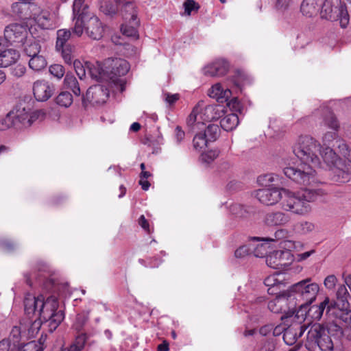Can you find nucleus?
I'll return each instance as SVG.
<instances>
[{"label":"nucleus","instance_id":"nucleus-1","mask_svg":"<svg viewBox=\"0 0 351 351\" xmlns=\"http://www.w3.org/2000/svg\"><path fill=\"white\" fill-rule=\"evenodd\" d=\"M293 151L300 163L285 167L283 173L293 182L304 186L317 182L315 169L320 165L319 156L328 165H337L338 160L337 155L329 146L321 149L317 141L309 136H300Z\"/></svg>","mask_w":351,"mask_h":351},{"label":"nucleus","instance_id":"nucleus-2","mask_svg":"<svg viewBox=\"0 0 351 351\" xmlns=\"http://www.w3.org/2000/svg\"><path fill=\"white\" fill-rule=\"evenodd\" d=\"M58 302L54 296L45 300L43 295L35 297L27 293L24 298L25 313L29 317L35 315L49 321L50 330H55L64 319L62 311H58Z\"/></svg>","mask_w":351,"mask_h":351},{"label":"nucleus","instance_id":"nucleus-3","mask_svg":"<svg viewBox=\"0 0 351 351\" xmlns=\"http://www.w3.org/2000/svg\"><path fill=\"white\" fill-rule=\"evenodd\" d=\"M326 195L325 191L319 187L305 188L297 193L285 189L280 204L286 211L305 215L311 210L310 202L322 199Z\"/></svg>","mask_w":351,"mask_h":351},{"label":"nucleus","instance_id":"nucleus-4","mask_svg":"<svg viewBox=\"0 0 351 351\" xmlns=\"http://www.w3.org/2000/svg\"><path fill=\"white\" fill-rule=\"evenodd\" d=\"M342 332V328L336 323L328 324L326 326L314 324L308 332L307 337L314 341L322 351H343L338 339Z\"/></svg>","mask_w":351,"mask_h":351},{"label":"nucleus","instance_id":"nucleus-5","mask_svg":"<svg viewBox=\"0 0 351 351\" xmlns=\"http://www.w3.org/2000/svg\"><path fill=\"white\" fill-rule=\"evenodd\" d=\"M291 296V307L303 306L313 303L319 293V286L311 278L295 283L287 289Z\"/></svg>","mask_w":351,"mask_h":351},{"label":"nucleus","instance_id":"nucleus-6","mask_svg":"<svg viewBox=\"0 0 351 351\" xmlns=\"http://www.w3.org/2000/svg\"><path fill=\"white\" fill-rule=\"evenodd\" d=\"M105 26L93 13L84 12L75 21L73 32L78 37L84 33L91 40H99L104 34Z\"/></svg>","mask_w":351,"mask_h":351},{"label":"nucleus","instance_id":"nucleus-7","mask_svg":"<svg viewBox=\"0 0 351 351\" xmlns=\"http://www.w3.org/2000/svg\"><path fill=\"white\" fill-rule=\"evenodd\" d=\"M223 114L222 107L219 105H208L204 106L203 101H199L193 108L187 118V125L191 130L202 129L205 122L219 119Z\"/></svg>","mask_w":351,"mask_h":351},{"label":"nucleus","instance_id":"nucleus-8","mask_svg":"<svg viewBox=\"0 0 351 351\" xmlns=\"http://www.w3.org/2000/svg\"><path fill=\"white\" fill-rule=\"evenodd\" d=\"M320 16L328 21H339L343 28L347 27L350 20L346 4L341 0H325L320 10Z\"/></svg>","mask_w":351,"mask_h":351},{"label":"nucleus","instance_id":"nucleus-9","mask_svg":"<svg viewBox=\"0 0 351 351\" xmlns=\"http://www.w3.org/2000/svg\"><path fill=\"white\" fill-rule=\"evenodd\" d=\"M268 308L274 313H283L287 316L292 315L295 307H291V296L288 290L278 294L268 303Z\"/></svg>","mask_w":351,"mask_h":351},{"label":"nucleus","instance_id":"nucleus-10","mask_svg":"<svg viewBox=\"0 0 351 351\" xmlns=\"http://www.w3.org/2000/svg\"><path fill=\"white\" fill-rule=\"evenodd\" d=\"M109 97L108 89L103 85L97 84L90 86L82 97V104L84 107L88 105H101L106 103Z\"/></svg>","mask_w":351,"mask_h":351},{"label":"nucleus","instance_id":"nucleus-11","mask_svg":"<svg viewBox=\"0 0 351 351\" xmlns=\"http://www.w3.org/2000/svg\"><path fill=\"white\" fill-rule=\"evenodd\" d=\"M108 80L115 83L118 77L125 75L130 69L129 63L121 58L108 59L105 62Z\"/></svg>","mask_w":351,"mask_h":351},{"label":"nucleus","instance_id":"nucleus-12","mask_svg":"<svg viewBox=\"0 0 351 351\" xmlns=\"http://www.w3.org/2000/svg\"><path fill=\"white\" fill-rule=\"evenodd\" d=\"M293 261V255L289 250H276L266 257L267 265L271 268L279 269L289 266Z\"/></svg>","mask_w":351,"mask_h":351},{"label":"nucleus","instance_id":"nucleus-13","mask_svg":"<svg viewBox=\"0 0 351 351\" xmlns=\"http://www.w3.org/2000/svg\"><path fill=\"white\" fill-rule=\"evenodd\" d=\"M27 34V26L19 23L10 24L4 30V37L10 43L23 45Z\"/></svg>","mask_w":351,"mask_h":351},{"label":"nucleus","instance_id":"nucleus-14","mask_svg":"<svg viewBox=\"0 0 351 351\" xmlns=\"http://www.w3.org/2000/svg\"><path fill=\"white\" fill-rule=\"evenodd\" d=\"M285 189L268 188L258 189L256 192V197L263 204L274 205L282 201Z\"/></svg>","mask_w":351,"mask_h":351},{"label":"nucleus","instance_id":"nucleus-15","mask_svg":"<svg viewBox=\"0 0 351 351\" xmlns=\"http://www.w3.org/2000/svg\"><path fill=\"white\" fill-rule=\"evenodd\" d=\"M23 323L12 327L9 339H3L0 342L6 341L9 349L8 351H19L20 342L27 339L26 330L23 329Z\"/></svg>","mask_w":351,"mask_h":351},{"label":"nucleus","instance_id":"nucleus-16","mask_svg":"<svg viewBox=\"0 0 351 351\" xmlns=\"http://www.w3.org/2000/svg\"><path fill=\"white\" fill-rule=\"evenodd\" d=\"M348 308V307L343 308V304L340 307L335 301H332L330 308L326 311V315L329 317L332 316L335 318V320L330 324L336 323L339 326L340 322H342L349 325L351 320V311Z\"/></svg>","mask_w":351,"mask_h":351},{"label":"nucleus","instance_id":"nucleus-17","mask_svg":"<svg viewBox=\"0 0 351 351\" xmlns=\"http://www.w3.org/2000/svg\"><path fill=\"white\" fill-rule=\"evenodd\" d=\"M306 329L305 324H302L298 322H293L286 329L283 334V340L287 345L292 346L295 344L299 337H300Z\"/></svg>","mask_w":351,"mask_h":351},{"label":"nucleus","instance_id":"nucleus-18","mask_svg":"<svg viewBox=\"0 0 351 351\" xmlns=\"http://www.w3.org/2000/svg\"><path fill=\"white\" fill-rule=\"evenodd\" d=\"M55 90L54 86L45 80H37L33 85V93L37 101H45L49 99Z\"/></svg>","mask_w":351,"mask_h":351},{"label":"nucleus","instance_id":"nucleus-19","mask_svg":"<svg viewBox=\"0 0 351 351\" xmlns=\"http://www.w3.org/2000/svg\"><path fill=\"white\" fill-rule=\"evenodd\" d=\"M118 8H120L121 16L125 21H132L134 24H137V13L134 3L130 0H114Z\"/></svg>","mask_w":351,"mask_h":351},{"label":"nucleus","instance_id":"nucleus-20","mask_svg":"<svg viewBox=\"0 0 351 351\" xmlns=\"http://www.w3.org/2000/svg\"><path fill=\"white\" fill-rule=\"evenodd\" d=\"M229 69L228 62L223 59H217L206 66L203 72L205 75L221 77L225 75Z\"/></svg>","mask_w":351,"mask_h":351},{"label":"nucleus","instance_id":"nucleus-21","mask_svg":"<svg viewBox=\"0 0 351 351\" xmlns=\"http://www.w3.org/2000/svg\"><path fill=\"white\" fill-rule=\"evenodd\" d=\"M322 116V125L331 130L339 131L340 129V123L335 114L326 105H322L317 110Z\"/></svg>","mask_w":351,"mask_h":351},{"label":"nucleus","instance_id":"nucleus-22","mask_svg":"<svg viewBox=\"0 0 351 351\" xmlns=\"http://www.w3.org/2000/svg\"><path fill=\"white\" fill-rule=\"evenodd\" d=\"M12 114V120L14 122V125L17 123H21L23 126H30L34 121V116L30 114V108L26 109L25 107H23L21 105L16 107V108L9 112Z\"/></svg>","mask_w":351,"mask_h":351},{"label":"nucleus","instance_id":"nucleus-23","mask_svg":"<svg viewBox=\"0 0 351 351\" xmlns=\"http://www.w3.org/2000/svg\"><path fill=\"white\" fill-rule=\"evenodd\" d=\"M291 220L288 214L281 211L268 213L265 215L264 221L269 226H285Z\"/></svg>","mask_w":351,"mask_h":351},{"label":"nucleus","instance_id":"nucleus-24","mask_svg":"<svg viewBox=\"0 0 351 351\" xmlns=\"http://www.w3.org/2000/svg\"><path fill=\"white\" fill-rule=\"evenodd\" d=\"M322 1L323 0H303L300 6L301 12L307 17L315 16L319 10V6Z\"/></svg>","mask_w":351,"mask_h":351},{"label":"nucleus","instance_id":"nucleus-25","mask_svg":"<svg viewBox=\"0 0 351 351\" xmlns=\"http://www.w3.org/2000/svg\"><path fill=\"white\" fill-rule=\"evenodd\" d=\"M231 95V91L228 88L223 89L220 84L213 85L208 92V95L210 97L215 99L220 103L227 101L230 98Z\"/></svg>","mask_w":351,"mask_h":351},{"label":"nucleus","instance_id":"nucleus-26","mask_svg":"<svg viewBox=\"0 0 351 351\" xmlns=\"http://www.w3.org/2000/svg\"><path fill=\"white\" fill-rule=\"evenodd\" d=\"M20 53L13 49H8L0 53V67H8L16 63Z\"/></svg>","mask_w":351,"mask_h":351},{"label":"nucleus","instance_id":"nucleus-27","mask_svg":"<svg viewBox=\"0 0 351 351\" xmlns=\"http://www.w3.org/2000/svg\"><path fill=\"white\" fill-rule=\"evenodd\" d=\"M261 239L253 237L250 241L251 254L257 258L265 257L268 252V243H260Z\"/></svg>","mask_w":351,"mask_h":351},{"label":"nucleus","instance_id":"nucleus-28","mask_svg":"<svg viewBox=\"0 0 351 351\" xmlns=\"http://www.w3.org/2000/svg\"><path fill=\"white\" fill-rule=\"evenodd\" d=\"M86 67L87 68L90 77L95 80H108L106 69L104 70L98 62L93 64L90 62H86Z\"/></svg>","mask_w":351,"mask_h":351},{"label":"nucleus","instance_id":"nucleus-29","mask_svg":"<svg viewBox=\"0 0 351 351\" xmlns=\"http://www.w3.org/2000/svg\"><path fill=\"white\" fill-rule=\"evenodd\" d=\"M38 319H36L34 322H27L23 323V328L26 330V337L27 339L34 337L38 332H39L42 323L43 322H48L49 321H45L44 319H41L40 317H37Z\"/></svg>","mask_w":351,"mask_h":351},{"label":"nucleus","instance_id":"nucleus-30","mask_svg":"<svg viewBox=\"0 0 351 351\" xmlns=\"http://www.w3.org/2000/svg\"><path fill=\"white\" fill-rule=\"evenodd\" d=\"M331 302L329 298L326 297L319 305L311 306L308 311V314L315 320H319L322 317L325 309L326 311L330 308Z\"/></svg>","mask_w":351,"mask_h":351},{"label":"nucleus","instance_id":"nucleus-31","mask_svg":"<svg viewBox=\"0 0 351 351\" xmlns=\"http://www.w3.org/2000/svg\"><path fill=\"white\" fill-rule=\"evenodd\" d=\"M239 117L237 114L231 113L226 115L220 121L221 127L226 131H231L236 128L239 124Z\"/></svg>","mask_w":351,"mask_h":351},{"label":"nucleus","instance_id":"nucleus-32","mask_svg":"<svg viewBox=\"0 0 351 351\" xmlns=\"http://www.w3.org/2000/svg\"><path fill=\"white\" fill-rule=\"evenodd\" d=\"M71 38V33L69 29H60L56 32V49L62 48L66 45H70L69 43V40Z\"/></svg>","mask_w":351,"mask_h":351},{"label":"nucleus","instance_id":"nucleus-33","mask_svg":"<svg viewBox=\"0 0 351 351\" xmlns=\"http://www.w3.org/2000/svg\"><path fill=\"white\" fill-rule=\"evenodd\" d=\"M36 23L42 29L53 28V21L50 14L47 11H43L34 16Z\"/></svg>","mask_w":351,"mask_h":351},{"label":"nucleus","instance_id":"nucleus-34","mask_svg":"<svg viewBox=\"0 0 351 351\" xmlns=\"http://www.w3.org/2000/svg\"><path fill=\"white\" fill-rule=\"evenodd\" d=\"M139 25V22L137 24H134L132 21H125L121 27L122 34L128 37H133L138 38L137 27Z\"/></svg>","mask_w":351,"mask_h":351},{"label":"nucleus","instance_id":"nucleus-35","mask_svg":"<svg viewBox=\"0 0 351 351\" xmlns=\"http://www.w3.org/2000/svg\"><path fill=\"white\" fill-rule=\"evenodd\" d=\"M87 341V335L85 333H82L77 335L73 342L70 346L62 351H82Z\"/></svg>","mask_w":351,"mask_h":351},{"label":"nucleus","instance_id":"nucleus-36","mask_svg":"<svg viewBox=\"0 0 351 351\" xmlns=\"http://www.w3.org/2000/svg\"><path fill=\"white\" fill-rule=\"evenodd\" d=\"M47 62L45 58L42 55H37L32 57L29 60V66L35 71H40L47 66Z\"/></svg>","mask_w":351,"mask_h":351},{"label":"nucleus","instance_id":"nucleus-37","mask_svg":"<svg viewBox=\"0 0 351 351\" xmlns=\"http://www.w3.org/2000/svg\"><path fill=\"white\" fill-rule=\"evenodd\" d=\"M66 88L71 89L74 95L80 96L81 90L79 83L75 77L71 74H66L64 80Z\"/></svg>","mask_w":351,"mask_h":351},{"label":"nucleus","instance_id":"nucleus-38","mask_svg":"<svg viewBox=\"0 0 351 351\" xmlns=\"http://www.w3.org/2000/svg\"><path fill=\"white\" fill-rule=\"evenodd\" d=\"M12 12L13 14L19 19H26V12L28 10L27 2H16L12 5Z\"/></svg>","mask_w":351,"mask_h":351},{"label":"nucleus","instance_id":"nucleus-39","mask_svg":"<svg viewBox=\"0 0 351 351\" xmlns=\"http://www.w3.org/2000/svg\"><path fill=\"white\" fill-rule=\"evenodd\" d=\"M88 320V313L83 312L78 313L76 315L75 320L73 324V328L77 332H80L77 335L82 334V332H80L85 325L86 324ZM86 335H88L86 332H84ZM88 339V336H87V339Z\"/></svg>","mask_w":351,"mask_h":351},{"label":"nucleus","instance_id":"nucleus-40","mask_svg":"<svg viewBox=\"0 0 351 351\" xmlns=\"http://www.w3.org/2000/svg\"><path fill=\"white\" fill-rule=\"evenodd\" d=\"M84 0H74L73 5V19L76 21L84 12L90 13L88 8L84 3Z\"/></svg>","mask_w":351,"mask_h":351},{"label":"nucleus","instance_id":"nucleus-41","mask_svg":"<svg viewBox=\"0 0 351 351\" xmlns=\"http://www.w3.org/2000/svg\"><path fill=\"white\" fill-rule=\"evenodd\" d=\"M283 274L281 273H275L267 277L264 280V284L267 287L272 286H284L282 281L284 280Z\"/></svg>","mask_w":351,"mask_h":351},{"label":"nucleus","instance_id":"nucleus-42","mask_svg":"<svg viewBox=\"0 0 351 351\" xmlns=\"http://www.w3.org/2000/svg\"><path fill=\"white\" fill-rule=\"evenodd\" d=\"M56 103L60 106L68 108L73 103V96L69 92H62L56 97Z\"/></svg>","mask_w":351,"mask_h":351},{"label":"nucleus","instance_id":"nucleus-43","mask_svg":"<svg viewBox=\"0 0 351 351\" xmlns=\"http://www.w3.org/2000/svg\"><path fill=\"white\" fill-rule=\"evenodd\" d=\"M315 229V225L306 221L298 222L295 226V231L300 234H307L313 232Z\"/></svg>","mask_w":351,"mask_h":351},{"label":"nucleus","instance_id":"nucleus-44","mask_svg":"<svg viewBox=\"0 0 351 351\" xmlns=\"http://www.w3.org/2000/svg\"><path fill=\"white\" fill-rule=\"evenodd\" d=\"M336 296L337 299L342 303L341 304H343V308L349 307L348 298L350 294L344 285H341L338 287Z\"/></svg>","mask_w":351,"mask_h":351},{"label":"nucleus","instance_id":"nucleus-45","mask_svg":"<svg viewBox=\"0 0 351 351\" xmlns=\"http://www.w3.org/2000/svg\"><path fill=\"white\" fill-rule=\"evenodd\" d=\"M56 50L61 52L62 56L66 64H72L74 60V48L71 45H66L62 48L56 49Z\"/></svg>","mask_w":351,"mask_h":351},{"label":"nucleus","instance_id":"nucleus-46","mask_svg":"<svg viewBox=\"0 0 351 351\" xmlns=\"http://www.w3.org/2000/svg\"><path fill=\"white\" fill-rule=\"evenodd\" d=\"M209 141L202 133H197L193 139V146L194 149L200 152L207 146Z\"/></svg>","mask_w":351,"mask_h":351},{"label":"nucleus","instance_id":"nucleus-47","mask_svg":"<svg viewBox=\"0 0 351 351\" xmlns=\"http://www.w3.org/2000/svg\"><path fill=\"white\" fill-rule=\"evenodd\" d=\"M220 129L217 124H209L206 130L204 131V133H202V134L205 135L206 138L209 141H215L217 137L219 136Z\"/></svg>","mask_w":351,"mask_h":351},{"label":"nucleus","instance_id":"nucleus-48","mask_svg":"<svg viewBox=\"0 0 351 351\" xmlns=\"http://www.w3.org/2000/svg\"><path fill=\"white\" fill-rule=\"evenodd\" d=\"M40 48V45L38 42H30L25 46L24 51L31 58L39 54Z\"/></svg>","mask_w":351,"mask_h":351},{"label":"nucleus","instance_id":"nucleus-49","mask_svg":"<svg viewBox=\"0 0 351 351\" xmlns=\"http://www.w3.org/2000/svg\"><path fill=\"white\" fill-rule=\"evenodd\" d=\"M279 176L274 173H267L261 176L258 178V182L260 184L263 186H269L270 184L277 182Z\"/></svg>","mask_w":351,"mask_h":351},{"label":"nucleus","instance_id":"nucleus-50","mask_svg":"<svg viewBox=\"0 0 351 351\" xmlns=\"http://www.w3.org/2000/svg\"><path fill=\"white\" fill-rule=\"evenodd\" d=\"M19 351H43V346L40 341L39 343L32 341L24 344L23 348L19 347Z\"/></svg>","mask_w":351,"mask_h":351},{"label":"nucleus","instance_id":"nucleus-51","mask_svg":"<svg viewBox=\"0 0 351 351\" xmlns=\"http://www.w3.org/2000/svg\"><path fill=\"white\" fill-rule=\"evenodd\" d=\"M75 69V73L80 80L86 76L87 68L86 67V62L84 64L78 60H74L72 62Z\"/></svg>","mask_w":351,"mask_h":351},{"label":"nucleus","instance_id":"nucleus-52","mask_svg":"<svg viewBox=\"0 0 351 351\" xmlns=\"http://www.w3.org/2000/svg\"><path fill=\"white\" fill-rule=\"evenodd\" d=\"M49 71L51 73V75L56 77L58 80L61 79L65 73V71L63 66L58 64L51 65L49 66Z\"/></svg>","mask_w":351,"mask_h":351},{"label":"nucleus","instance_id":"nucleus-53","mask_svg":"<svg viewBox=\"0 0 351 351\" xmlns=\"http://www.w3.org/2000/svg\"><path fill=\"white\" fill-rule=\"evenodd\" d=\"M183 6L184 12L188 16L191 14L192 11H197L199 8V5L193 0H185Z\"/></svg>","mask_w":351,"mask_h":351},{"label":"nucleus","instance_id":"nucleus-54","mask_svg":"<svg viewBox=\"0 0 351 351\" xmlns=\"http://www.w3.org/2000/svg\"><path fill=\"white\" fill-rule=\"evenodd\" d=\"M338 132L337 130H332L325 132L322 137L324 145H330L334 140L337 138Z\"/></svg>","mask_w":351,"mask_h":351},{"label":"nucleus","instance_id":"nucleus-55","mask_svg":"<svg viewBox=\"0 0 351 351\" xmlns=\"http://www.w3.org/2000/svg\"><path fill=\"white\" fill-rule=\"evenodd\" d=\"M293 3V0H277L275 8L280 12H284L287 10Z\"/></svg>","mask_w":351,"mask_h":351},{"label":"nucleus","instance_id":"nucleus-56","mask_svg":"<svg viewBox=\"0 0 351 351\" xmlns=\"http://www.w3.org/2000/svg\"><path fill=\"white\" fill-rule=\"evenodd\" d=\"M12 125H14V122L12 114L8 113L5 117L0 119V131L6 130Z\"/></svg>","mask_w":351,"mask_h":351},{"label":"nucleus","instance_id":"nucleus-57","mask_svg":"<svg viewBox=\"0 0 351 351\" xmlns=\"http://www.w3.org/2000/svg\"><path fill=\"white\" fill-rule=\"evenodd\" d=\"M251 254L250 243L247 245H242L239 247L234 252V255L237 258H242L247 255Z\"/></svg>","mask_w":351,"mask_h":351},{"label":"nucleus","instance_id":"nucleus-58","mask_svg":"<svg viewBox=\"0 0 351 351\" xmlns=\"http://www.w3.org/2000/svg\"><path fill=\"white\" fill-rule=\"evenodd\" d=\"M219 155V152L216 150H210L204 153L201 156V160L207 164L213 161Z\"/></svg>","mask_w":351,"mask_h":351},{"label":"nucleus","instance_id":"nucleus-59","mask_svg":"<svg viewBox=\"0 0 351 351\" xmlns=\"http://www.w3.org/2000/svg\"><path fill=\"white\" fill-rule=\"evenodd\" d=\"M339 153L345 158L351 156V150L348 145L342 140L337 141Z\"/></svg>","mask_w":351,"mask_h":351},{"label":"nucleus","instance_id":"nucleus-60","mask_svg":"<svg viewBox=\"0 0 351 351\" xmlns=\"http://www.w3.org/2000/svg\"><path fill=\"white\" fill-rule=\"evenodd\" d=\"M101 8L103 9V12L108 15H113L117 12V10L120 9L118 8L117 3L116 6H114L113 3L110 1L106 2L105 4V7L101 6Z\"/></svg>","mask_w":351,"mask_h":351},{"label":"nucleus","instance_id":"nucleus-61","mask_svg":"<svg viewBox=\"0 0 351 351\" xmlns=\"http://www.w3.org/2000/svg\"><path fill=\"white\" fill-rule=\"evenodd\" d=\"M337 165H338V167L343 172L351 173V156L346 157L345 160L339 162L338 164L337 163Z\"/></svg>","mask_w":351,"mask_h":351},{"label":"nucleus","instance_id":"nucleus-62","mask_svg":"<svg viewBox=\"0 0 351 351\" xmlns=\"http://www.w3.org/2000/svg\"><path fill=\"white\" fill-rule=\"evenodd\" d=\"M337 282V278L335 275H329L325 278L324 285L327 289L332 290L335 287Z\"/></svg>","mask_w":351,"mask_h":351},{"label":"nucleus","instance_id":"nucleus-63","mask_svg":"<svg viewBox=\"0 0 351 351\" xmlns=\"http://www.w3.org/2000/svg\"><path fill=\"white\" fill-rule=\"evenodd\" d=\"M26 72V68L24 65L19 64L12 69L11 73L16 77H22Z\"/></svg>","mask_w":351,"mask_h":351},{"label":"nucleus","instance_id":"nucleus-64","mask_svg":"<svg viewBox=\"0 0 351 351\" xmlns=\"http://www.w3.org/2000/svg\"><path fill=\"white\" fill-rule=\"evenodd\" d=\"M275 343L273 341H267L259 349V351H274Z\"/></svg>","mask_w":351,"mask_h":351}]
</instances>
